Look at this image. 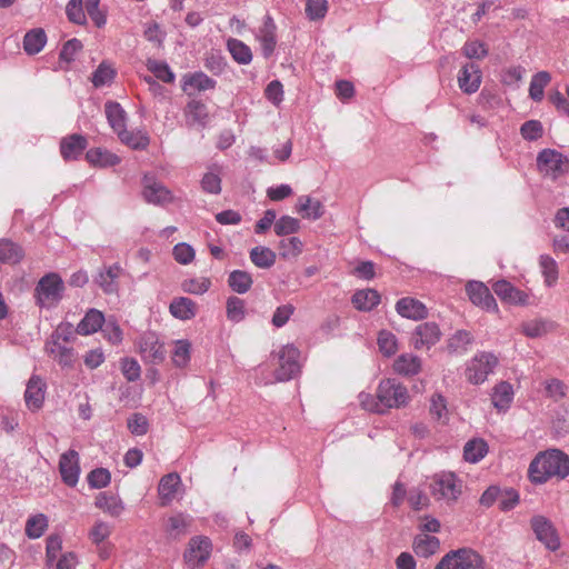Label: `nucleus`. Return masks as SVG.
Here are the masks:
<instances>
[{"label":"nucleus","instance_id":"obj_1","mask_svg":"<svg viewBox=\"0 0 569 569\" xmlns=\"http://www.w3.org/2000/svg\"><path fill=\"white\" fill-rule=\"evenodd\" d=\"M528 475L536 485H542L552 477L562 480L569 476V456L560 449L539 452L530 462Z\"/></svg>","mask_w":569,"mask_h":569},{"label":"nucleus","instance_id":"obj_2","mask_svg":"<svg viewBox=\"0 0 569 569\" xmlns=\"http://www.w3.org/2000/svg\"><path fill=\"white\" fill-rule=\"evenodd\" d=\"M377 398L383 413L392 408H401L409 402V393L406 386L397 379L381 380L377 388Z\"/></svg>","mask_w":569,"mask_h":569},{"label":"nucleus","instance_id":"obj_3","mask_svg":"<svg viewBox=\"0 0 569 569\" xmlns=\"http://www.w3.org/2000/svg\"><path fill=\"white\" fill-rule=\"evenodd\" d=\"M499 360L492 352L479 351L466 363V378L472 385L483 383L498 366Z\"/></svg>","mask_w":569,"mask_h":569},{"label":"nucleus","instance_id":"obj_4","mask_svg":"<svg viewBox=\"0 0 569 569\" xmlns=\"http://www.w3.org/2000/svg\"><path fill=\"white\" fill-rule=\"evenodd\" d=\"M483 558L471 548L450 550L437 563L435 569H480Z\"/></svg>","mask_w":569,"mask_h":569},{"label":"nucleus","instance_id":"obj_5","mask_svg":"<svg viewBox=\"0 0 569 569\" xmlns=\"http://www.w3.org/2000/svg\"><path fill=\"white\" fill-rule=\"evenodd\" d=\"M64 286L58 273L51 272L40 279L36 287V298L40 307L50 308L61 298Z\"/></svg>","mask_w":569,"mask_h":569},{"label":"nucleus","instance_id":"obj_6","mask_svg":"<svg viewBox=\"0 0 569 569\" xmlns=\"http://www.w3.org/2000/svg\"><path fill=\"white\" fill-rule=\"evenodd\" d=\"M46 352L53 358L61 367L72 368L76 355L69 346V338L57 329L48 339L44 346Z\"/></svg>","mask_w":569,"mask_h":569},{"label":"nucleus","instance_id":"obj_7","mask_svg":"<svg viewBox=\"0 0 569 569\" xmlns=\"http://www.w3.org/2000/svg\"><path fill=\"white\" fill-rule=\"evenodd\" d=\"M211 551L212 542L208 537L194 536L183 553L184 562L190 569H199L209 560Z\"/></svg>","mask_w":569,"mask_h":569},{"label":"nucleus","instance_id":"obj_8","mask_svg":"<svg viewBox=\"0 0 569 569\" xmlns=\"http://www.w3.org/2000/svg\"><path fill=\"white\" fill-rule=\"evenodd\" d=\"M431 493L438 500L456 501L461 495V481L453 472H442L435 476Z\"/></svg>","mask_w":569,"mask_h":569},{"label":"nucleus","instance_id":"obj_9","mask_svg":"<svg viewBox=\"0 0 569 569\" xmlns=\"http://www.w3.org/2000/svg\"><path fill=\"white\" fill-rule=\"evenodd\" d=\"M537 166L546 176L557 179L568 170L569 160L557 150L543 149L537 156Z\"/></svg>","mask_w":569,"mask_h":569},{"label":"nucleus","instance_id":"obj_10","mask_svg":"<svg viewBox=\"0 0 569 569\" xmlns=\"http://www.w3.org/2000/svg\"><path fill=\"white\" fill-rule=\"evenodd\" d=\"M531 529L536 538L546 546L547 549L556 551L560 547V539L552 522L545 516H533L530 520Z\"/></svg>","mask_w":569,"mask_h":569},{"label":"nucleus","instance_id":"obj_11","mask_svg":"<svg viewBox=\"0 0 569 569\" xmlns=\"http://www.w3.org/2000/svg\"><path fill=\"white\" fill-rule=\"evenodd\" d=\"M142 196L149 203L164 206L173 200V193L154 176L144 174Z\"/></svg>","mask_w":569,"mask_h":569},{"label":"nucleus","instance_id":"obj_12","mask_svg":"<svg viewBox=\"0 0 569 569\" xmlns=\"http://www.w3.org/2000/svg\"><path fill=\"white\" fill-rule=\"evenodd\" d=\"M138 349L142 359L148 362L160 363L166 358L164 346L152 331L144 332L140 336Z\"/></svg>","mask_w":569,"mask_h":569},{"label":"nucleus","instance_id":"obj_13","mask_svg":"<svg viewBox=\"0 0 569 569\" xmlns=\"http://www.w3.org/2000/svg\"><path fill=\"white\" fill-rule=\"evenodd\" d=\"M299 350L295 346H286L279 356V368L276 370V378L279 381H288L300 371L298 362Z\"/></svg>","mask_w":569,"mask_h":569},{"label":"nucleus","instance_id":"obj_14","mask_svg":"<svg viewBox=\"0 0 569 569\" xmlns=\"http://www.w3.org/2000/svg\"><path fill=\"white\" fill-rule=\"evenodd\" d=\"M217 81L202 71L188 72L182 78V90L189 98L207 90H213Z\"/></svg>","mask_w":569,"mask_h":569},{"label":"nucleus","instance_id":"obj_15","mask_svg":"<svg viewBox=\"0 0 569 569\" xmlns=\"http://www.w3.org/2000/svg\"><path fill=\"white\" fill-rule=\"evenodd\" d=\"M184 119L189 128L204 129L209 122L207 104L198 98H190L184 108Z\"/></svg>","mask_w":569,"mask_h":569},{"label":"nucleus","instance_id":"obj_16","mask_svg":"<svg viewBox=\"0 0 569 569\" xmlns=\"http://www.w3.org/2000/svg\"><path fill=\"white\" fill-rule=\"evenodd\" d=\"M440 338L441 331L439 326L436 322L428 321L416 327L412 337V345L417 350L422 349L423 347L430 349L440 340Z\"/></svg>","mask_w":569,"mask_h":569},{"label":"nucleus","instance_id":"obj_17","mask_svg":"<svg viewBox=\"0 0 569 569\" xmlns=\"http://www.w3.org/2000/svg\"><path fill=\"white\" fill-rule=\"evenodd\" d=\"M466 291L473 305L479 306L487 311L498 310L495 297L490 292L489 288L482 282L470 281L466 286Z\"/></svg>","mask_w":569,"mask_h":569},{"label":"nucleus","instance_id":"obj_18","mask_svg":"<svg viewBox=\"0 0 569 569\" xmlns=\"http://www.w3.org/2000/svg\"><path fill=\"white\" fill-rule=\"evenodd\" d=\"M59 471L62 481L69 486L74 487L78 483L80 475L79 456L76 450H68L62 453L59 460Z\"/></svg>","mask_w":569,"mask_h":569},{"label":"nucleus","instance_id":"obj_19","mask_svg":"<svg viewBox=\"0 0 569 569\" xmlns=\"http://www.w3.org/2000/svg\"><path fill=\"white\" fill-rule=\"evenodd\" d=\"M47 385L39 376H32L24 391L26 406L31 411H38L42 408L46 398Z\"/></svg>","mask_w":569,"mask_h":569},{"label":"nucleus","instance_id":"obj_20","mask_svg":"<svg viewBox=\"0 0 569 569\" xmlns=\"http://www.w3.org/2000/svg\"><path fill=\"white\" fill-rule=\"evenodd\" d=\"M276 23L271 16L267 14L263 20V24L259 28L256 38L261 44L262 56L264 58H269L272 56L276 46H277V37H276Z\"/></svg>","mask_w":569,"mask_h":569},{"label":"nucleus","instance_id":"obj_21","mask_svg":"<svg viewBox=\"0 0 569 569\" xmlns=\"http://www.w3.org/2000/svg\"><path fill=\"white\" fill-rule=\"evenodd\" d=\"M459 88L470 94L476 92L481 83V71L473 62L466 63L458 76Z\"/></svg>","mask_w":569,"mask_h":569},{"label":"nucleus","instance_id":"obj_22","mask_svg":"<svg viewBox=\"0 0 569 569\" xmlns=\"http://www.w3.org/2000/svg\"><path fill=\"white\" fill-rule=\"evenodd\" d=\"M396 310L401 317L412 320L425 319L428 315L427 308L421 301L409 297L398 300Z\"/></svg>","mask_w":569,"mask_h":569},{"label":"nucleus","instance_id":"obj_23","mask_svg":"<svg viewBox=\"0 0 569 569\" xmlns=\"http://www.w3.org/2000/svg\"><path fill=\"white\" fill-rule=\"evenodd\" d=\"M178 493V473L164 475L158 485L159 506L167 507L172 503Z\"/></svg>","mask_w":569,"mask_h":569},{"label":"nucleus","instance_id":"obj_24","mask_svg":"<svg viewBox=\"0 0 569 569\" xmlns=\"http://www.w3.org/2000/svg\"><path fill=\"white\" fill-rule=\"evenodd\" d=\"M87 146V139L74 133L61 140L60 152L64 160H74L82 154Z\"/></svg>","mask_w":569,"mask_h":569},{"label":"nucleus","instance_id":"obj_25","mask_svg":"<svg viewBox=\"0 0 569 569\" xmlns=\"http://www.w3.org/2000/svg\"><path fill=\"white\" fill-rule=\"evenodd\" d=\"M492 290L501 300L510 303L525 305L528 299V296L523 291L517 289L507 280L495 282Z\"/></svg>","mask_w":569,"mask_h":569},{"label":"nucleus","instance_id":"obj_26","mask_svg":"<svg viewBox=\"0 0 569 569\" xmlns=\"http://www.w3.org/2000/svg\"><path fill=\"white\" fill-rule=\"evenodd\" d=\"M393 370L406 377L416 376L421 370V359L412 353H402L395 360Z\"/></svg>","mask_w":569,"mask_h":569},{"label":"nucleus","instance_id":"obj_27","mask_svg":"<svg viewBox=\"0 0 569 569\" xmlns=\"http://www.w3.org/2000/svg\"><path fill=\"white\" fill-rule=\"evenodd\" d=\"M475 338L471 332L467 330H457L447 340V351L450 355H463L469 350V347L473 343Z\"/></svg>","mask_w":569,"mask_h":569},{"label":"nucleus","instance_id":"obj_28","mask_svg":"<svg viewBox=\"0 0 569 569\" xmlns=\"http://www.w3.org/2000/svg\"><path fill=\"white\" fill-rule=\"evenodd\" d=\"M351 302L359 311H370L380 303V295L375 289L358 290L352 295Z\"/></svg>","mask_w":569,"mask_h":569},{"label":"nucleus","instance_id":"obj_29","mask_svg":"<svg viewBox=\"0 0 569 569\" xmlns=\"http://www.w3.org/2000/svg\"><path fill=\"white\" fill-rule=\"evenodd\" d=\"M297 211L306 219L317 220L325 213L323 204L309 196L298 198Z\"/></svg>","mask_w":569,"mask_h":569},{"label":"nucleus","instance_id":"obj_30","mask_svg":"<svg viewBox=\"0 0 569 569\" xmlns=\"http://www.w3.org/2000/svg\"><path fill=\"white\" fill-rule=\"evenodd\" d=\"M94 505L111 517H119L124 510L122 500L119 497L107 492H100L96 497Z\"/></svg>","mask_w":569,"mask_h":569},{"label":"nucleus","instance_id":"obj_31","mask_svg":"<svg viewBox=\"0 0 569 569\" xmlns=\"http://www.w3.org/2000/svg\"><path fill=\"white\" fill-rule=\"evenodd\" d=\"M104 323V316L97 309H90L84 318L78 323L77 332L79 335H91L102 328Z\"/></svg>","mask_w":569,"mask_h":569},{"label":"nucleus","instance_id":"obj_32","mask_svg":"<svg viewBox=\"0 0 569 569\" xmlns=\"http://www.w3.org/2000/svg\"><path fill=\"white\" fill-rule=\"evenodd\" d=\"M440 547V541L437 537L430 535H418L413 540V551L418 557L429 558L435 555Z\"/></svg>","mask_w":569,"mask_h":569},{"label":"nucleus","instance_id":"obj_33","mask_svg":"<svg viewBox=\"0 0 569 569\" xmlns=\"http://www.w3.org/2000/svg\"><path fill=\"white\" fill-rule=\"evenodd\" d=\"M513 399L512 385L507 381L499 382L491 395L492 405L498 410H507Z\"/></svg>","mask_w":569,"mask_h":569},{"label":"nucleus","instance_id":"obj_34","mask_svg":"<svg viewBox=\"0 0 569 569\" xmlns=\"http://www.w3.org/2000/svg\"><path fill=\"white\" fill-rule=\"evenodd\" d=\"M488 453V443L481 438H473L463 447V458L467 462L477 463Z\"/></svg>","mask_w":569,"mask_h":569},{"label":"nucleus","instance_id":"obj_35","mask_svg":"<svg viewBox=\"0 0 569 569\" xmlns=\"http://www.w3.org/2000/svg\"><path fill=\"white\" fill-rule=\"evenodd\" d=\"M221 172L222 168L214 163L209 168L201 179V188L204 192L219 194L221 192Z\"/></svg>","mask_w":569,"mask_h":569},{"label":"nucleus","instance_id":"obj_36","mask_svg":"<svg viewBox=\"0 0 569 569\" xmlns=\"http://www.w3.org/2000/svg\"><path fill=\"white\" fill-rule=\"evenodd\" d=\"M104 111L109 124L117 134L126 129V112L118 102H107Z\"/></svg>","mask_w":569,"mask_h":569},{"label":"nucleus","instance_id":"obj_37","mask_svg":"<svg viewBox=\"0 0 569 569\" xmlns=\"http://www.w3.org/2000/svg\"><path fill=\"white\" fill-rule=\"evenodd\" d=\"M252 283L251 274L243 270H233L228 277V286L239 295L247 293L251 289Z\"/></svg>","mask_w":569,"mask_h":569},{"label":"nucleus","instance_id":"obj_38","mask_svg":"<svg viewBox=\"0 0 569 569\" xmlns=\"http://www.w3.org/2000/svg\"><path fill=\"white\" fill-rule=\"evenodd\" d=\"M86 158L91 164L99 167H113L120 162L117 154L101 148L90 149L87 151Z\"/></svg>","mask_w":569,"mask_h":569},{"label":"nucleus","instance_id":"obj_39","mask_svg":"<svg viewBox=\"0 0 569 569\" xmlns=\"http://www.w3.org/2000/svg\"><path fill=\"white\" fill-rule=\"evenodd\" d=\"M227 49L239 64H249L252 61L251 49L241 40L230 38L227 41Z\"/></svg>","mask_w":569,"mask_h":569},{"label":"nucleus","instance_id":"obj_40","mask_svg":"<svg viewBox=\"0 0 569 569\" xmlns=\"http://www.w3.org/2000/svg\"><path fill=\"white\" fill-rule=\"evenodd\" d=\"M276 253L268 247L258 246L250 250V260L261 269H269L276 262Z\"/></svg>","mask_w":569,"mask_h":569},{"label":"nucleus","instance_id":"obj_41","mask_svg":"<svg viewBox=\"0 0 569 569\" xmlns=\"http://www.w3.org/2000/svg\"><path fill=\"white\" fill-rule=\"evenodd\" d=\"M47 41L46 32L42 29H33L23 38V49L28 54H36L42 50Z\"/></svg>","mask_w":569,"mask_h":569},{"label":"nucleus","instance_id":"obj_42","mask_svg":"<svg viewBox=\"0 0 569 569\" xmlns=\"http://www.w3.org/2000/svg\"><path fill=\"white\" fill-rule=\"evenodd\" d=\"M551 80V76L547 71H539L532 76L529 84V97L533 101H541L543 99L545 88Z\"/></svg>","mask_w":569,"mask_h":569},{"label":"nucleus","instance_id":"obj_43","mask_svg":"<svg viewBox=\"0 0 569 569\" xmlns=\"http://www.w3.org/2000/svg\"><path fill=\"white\" fill-rule=\"evenodd\" d=\"M121 273L118 264L109 267L106 272L99 274L98 283L106 293H113L118 290L117 279Z\"/></svg>","mask_w":569,"mask_h":569},{"label":"nucleus","instance_id":"obj_44","mask_svg":"<svg viewBox=\"0 0 569 569\" xmlns=\"http://www.w3.org/2000/svg\"><path fill=\"white\" fill-rule=\"evenodd\" d=\"M49 520L48 517L43 513H38L30 517L26 523V535L30 539L40 538L44 531L48 529Z\"/></svg>","mask_w":569,"mask_h":569},{"label":"nucleus","instance_id":"obj_45","mask_svg":"<svg viewBox=\"0 0 569 569\" xmlns=\"http://www.w3.org/2000/svg\"><path fill=\"white\" fill-rule=\"evenodd\" d=\"M23 250L18 244L9 241H0V261L6 263H18L23 258Z\"/></svg>","mask_w":569,"mask_h":569},{"label":"nucleus","instance_id":"obj_46","mask_svg":"<svg viewBox=\"0 0 569 569\" xmlns=\"http://www.w3.org/2000/svg\"><path fill=\"white\" fill-rule=\"evenodd\" d=\"M121 142L126 143L132 149H146L149 144L148 136L142 131L131 132L126 129L118 133Z\"/></svg>","mask_w":569,"mask_h":569},{"label":"nucleus","instance_id":"obj_47","mask_svg":"<svg viewBox=\"0 0 569 569\" xmlns=\"http://www.w3.org/2000/svg\"><path fill=\"white\" fill-rule=\"evenodd\" d=\"M66 14L70 22L78 26L87 24L83 0H69L66 6Z\"/></svg>","mask_w":569,"mask_h":569},{"label":"nucleus","instance_id":"obj_48","mask_svg":"<svg viewBox=\"0 0 569 569\" xmlns=\"http://www.w3.org/2000/svg\"><path fill=\"white\" fill-rule=\"evenodd\" d=\"M300 228V221L290 216H282L274 222V233L279 237L297 233Z\"/></svg>","mask_w":569,"mask_h":569},{"label":"nucleus","instance_id":"obj_49","mask_svg":"<svg viewBox=\"0 0 569 569\" xmlns=\"http://www.w3.org/2000/svg\"><path fill=\"white\" fill-rule=\"evenodd\" d=\"M117 74L116 69L108 62H101L92 74L94 87H102L112 82Z\"/></svg>","mask_w":569,"mask_h":569},{"label":"nucleus","instance_id":"obj_50","mask_svg":"<svg viewBox=\"0 0 569 569\" xmlns=\"http://www.w3.org/2000/svg\"><path fill=\"white\" fill-rule=\"evenodd\" d=\"M539 264L547 286H553L558 279V266L555 259L548 254H541L539 258Z\"/></svg>","mask_w":569,"mask_h":569},{"label":"nucleus","instance_id":"obj_51","mask_svg":"<svg viewBox=\"0 0 569 569\" xmlns=\"http://www.w3.org/2000/svg\"><path fill=\"white\" fill-rule=\"evenodd\" d=\"M84 12L90 17L97 28H102L107 23V13L100 9V0H83Z\"/></svg>","mask_w":569,"mask_h":569},{"label":"nucleus","instance_id":"obj_52","mask_svg":"<svg viewBox=\"0 0 569 569\" xmlns=\"http://www.w3.org/2000/svg\"><path fill=\"white\" fill-rule=\"evenodd\" d=\"M111 533L112 526L106 521L98 520L89 530L88 537L93 545L99 546L104 540H107L111 536Z\"/></svg>","mask_w":569,"mask_h":569},{"label":"nucleus","instance_id":"obj_53","mask_svg":"<svg viewBox=\"0 0 569 569\" xmlns=\"http://www.w3.org/2000/svg\"><path fill=\"white\" fill-rule=\"evenodd\" d=\"M227 318L233 322H240L246 317L244 301L236 296L227 300Z\"/></svg>","mask_w":569,"mask_h":569},{"label":"nucleus","instance_id":"obj_54","mask_svg":"<svg viewBox=\"0 0 569 569\" xmlns=\"http://www.w3.org/2000/svg\"><path fill=\"white\" fill-rule=\"evenodd\" d=\"M62 550V538L60 535L52 533L47 538L46 545V563L52 566L53 562L60 557Z\"/></svg>","mask_w":569,"mask_h":569},{"label":"nucleus","instance_id":"obj_55","mask_svg":"<svg viewBox=\"0 0 569 569\" xmlns=\"http://www.w3.org/2000/svg\"><path fill=\"white\" fill-rule=\"evenodd\" d=\"M147 68L150 72L154 74V77L163 82H173L174 73L170 70L167 63L158 60L149 59L147 62Z\"/></svg>","mask_w":569,"mask_h":569},{"label":"nucleus","instance_id":"obj_56","mask_svg":"<svg viewBox=\"0 0 569 569\" xmlns=\"http://www.w3.org/2000/svg\"><path fill=\"white\" fill-rule=\"evenodd\" d=\"M378 346L381 353L391 357L398 350L397 338L393 333L382 330L378 336Z\"/></svg>","mask_w":569,"mask_h":569},{"label":"nucleus","instance_id":"obj_57","mask_svg":"<svg viewBox=\"0 0 569 569\" xmlns=\"http://www.w3.org/2000/svg\"><path fill=\"white\" fill-rule=\"evenodd\" d=\"M520 134L527 141H536L543 134V127L539 120H528L520 127Z\"/></svg>","mask_w":569,"mask_h":569},{"label":"nucleus","instance_id":"obj_58","mask_svg":"<svg viewBox=\"0 0 569 569\" xmlns=\"http://www.w3.org/2000/svg\"><path fill=\"white\" fill-rule=\"evenodd\" d=\"M279 248L281 250L280 254L283 258H292L299 256L302 252L303 243L299 238L290 237L282 239L279 243Z\"/></svg>","mask_w":569,"mask_h":569},{"label":"nucleus","instance_id":"obj_59","mask_svg":"<svg viewBox=\"0 0 569 569\" xmlns=\"http://www.w3.org/2000/svg\"><path fill=\"white\" fill-rule=\"evenodd\" d=\"M328 12V0H307L306 14L312 20H321Z\"/></svg>","mask_w":569,"mask_h":569},{"label":"nucleus","instance_id":"obj_60","mask_svg":"<svg viewBox=\"0 0 569 569\" xmlns=\"http://www.w3.org/2000/svg\"><path fill=\"white\" fill-rule=\"evenodd\" d=\"M521 330L528 338H539L548 332V321L535 319L521 325Z\"/></svg>","mask_w":569,"mask_h":569},{"label":"nucleus","instance_id":"obj_61","mask_svg":"<svg viewBox=\"0 0 569 569\" xmlns=\"http://www.w3.org/2000/svg\"><path fill=\"white\" fill-rule=\"evenodd\" d=\"M87 480L91 488L101 489L110 483L111 475L104 468H97L89 472Z\"/></svg>","mask_w":569,"mask_h":569},{"label":"nucleus","instance_id":"obj_62","mask_svg":"<svg viewBox=\"0 0 569 569\" xmlns=\"http://www.w3.org/2000/svg\"><path fill=\"white\" fill-rule=\"evenodd\" d=\"M463 54L469 59H483L488 54L486 44L479 40L467 41L462 47Z\"/></svg>","mask_w":569,"mask_h":569},{"label":"nucleus","instance_id":"obj_63","mask_svg":"<svg viewBox=\"0 0 569 569\" xmlns=\"http://www.w3.org/2000/svg\"><path fill=\"white\" fill-rule=\"evenodd\" d=\"M210 284L211 282L208 278L188 279L181 283V288L188 293L203 295L209 290Z\"/></svg>","mask_w":569,"mask_h":569},{"label":"nucleus","instance_id":"obj_64","mask_svg":"<svg viewBox=\"0 0 569 569\" xmlns=\"http://www.w3.org/2000/svg\"><path fill=\"white\" fill-rule=\"evenodd\" d=\"M520 501V497L517 490L512 488H507L501 490V495L499 496V509L501 511L512 510Z\"/></svg>","mask_w":569,"mask_h":569}]
</instances>
